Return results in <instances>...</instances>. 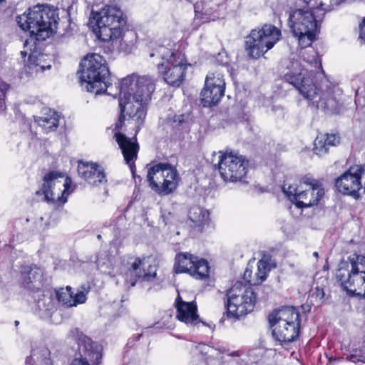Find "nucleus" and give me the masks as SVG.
<instances>
[{
    "label": "nucleus",
    "instance_id": "1",
    "mask_svg": "<svg viewBox=\"0 0 365 365\" xmlns=\"http://www.w3.org/2000/svg\"><path fill=\"white\" fill-rule=\"evenodd\" d=\"M155 89V83L149 76H138L135 73L122 78L119 89V115L115 123V129L121 130L124 125L126 114L136 121V133L145 123L147 105L151 100Z\"/></svg>",
    "mask_w": 365,
    "mask_h": 365
},
{
    "label": "nucleus",
    "instance_id": "2",
    "mask_svg": "<svg viewBox=\"0 0 365 365\" xmlns=\"http://www.w3.org/2000/svg\"><path fill=\"white\" fill-rule=\"evenodd\" d=\"M284 79L317 108L329 114L340 113L342 104L334 95L336 86L328 85L329 81L324 70H290L284 76Z\"/></svg>",
    "mask_w": 365,
    "mask_h": 365
},
{
    "label": "nucleus",
    "instance_id": "3",
    "mask_svg": "<svg viewBox=\"0 0 365 365\" xmlns=\"http://www.w3.org/2000/svg\"><path fill=\"white\" fill-rule=\"evenodd\" d=\"M58 19L56 9L41 5L35 6L17 17L19 27L29 31L31 36L30 39H27L24 44V51H21L25 67L36 66V41L48 38L56 28Z\"/></svg>",
    "mask_w": 365,
    "mask_h": 365
},
{
    "label": "nucleus",
    "instance_id": "4",
    "mask_svg": "<svg viewBox=\"0 0 365 365\" xmlns=\"http://www.w3.org/2000/svg\"><path fill=\"white\" fill-rule=\"evenodd\" d=\"M297 9L289 15V26L293 34L298 38L302 48L309 46L319 32L321 23L327 9L322 0H296Z\"/></svg>",
    "mask_w": 365,
    "mask_h": 365
},
{
    "label": "nucleus",
    "instance_id": "5",
    "mask_svg": "<svg viewBox=\"0 0 365 365\" xmlns=\"http://www.w3.org/2000/svg\"><path fill=\"white\" fill-rule=\"evenodd\" d=\"M88 24L101 41L118 43L120 50L126 53L131 51L134 43L133 41L127 43L125 38L133 37L134 34L132 31L123 34L126 20L118 7L106 6L98 12H92Z\"/></svg>",
    "mask_w": 365,
    "mask_h": 365
},
{
    "label": "nucleus",
    "instance_id": "6",
    "mask_svg": "<svg viewBox=\"0 0 365 365\" xmlns=\"http://www.w3.org/2000/svg\"><path fill=\"white\" fill-rule=\"evenodd\" d=\"M262 289L257 286L255 289L247 287L242 282L237 281L227 291L225 300V312L220 322L223 323L225 318L239 319L253 311L257 302V292Z\"/></svg>",
    "mask_w": 365,
    "mask_h": 365
},
{
    "label": "nucleus",
    "instance_id": "7",
    "mask_svg": "<svg viewBox=\"0 0 365 365\" xmlns=\"http://www.w3.org/2000/svg\"><path fill=\"white\" fill-rule=\"evenodd\" d=\"M71 336L77 344L69 365H101L103 348L93 341L80 329L74 328L70 331Z\"/></svg>",
    "mask_w": 365,
    "mask_h": 365
},
{
    "label": "nucleus",
    "instance_id": "8",
    "mask_svg": "<svg viewBox=\"0 0 365 365\" xmlns=\"http://www.w3.org/2000/svg\"><path fill=\"white\" fill-rule=\"evenodd\" d=\"M281 37L279 29L270 24H264L261 28L252 29L246 37V51L251 57L258 58L272 48Z\"/></svg>",
    "mask_w": 365,
    "mask_h": 365
},
{
    "label": "nucleus",
    "instance_id": "9",
    "mask_svg": "<svg viewBox=\"0 0 365 365\" xmlns=\"http://www.w3.org/2000/svg\"><path fill=\"white\" fill-rule=\"evenodd\" d=\"M147 180L155 192L168 195L176 190L180 177L175 167L168 163H159L148 169Z\"/></svg>",
    "mask_w": 365,
    "mask_h": 365
},
{
    "label": "nucleus",
    "instance_id": "10",
    "mask_svg": "<svg viewBox=\"0 0 365 365\" xmlns=\"http://www.w3.org/2000/svg\"><path fill=\"white\" fill-rule=\"evenodd\" d=\"M336 279L348 297L365 299V276L359 274L356 268L349 269V262L344 259L339 262Z\"/></svg>",
    "mask_w": 365,
    "mask_h": 365
},
{
    "label": "nucleus",
    "instance_id": "11",
    "mask_svg": "<svg viewBox=\"0 0 365 365\" xmlns=\"http://www.w3.org/2000/svg\"><path fill=\"white\" fill-rule=\"evenodd\" d=\"M249 161L242 155L232 153H225L220 157L218 170L225 182L242 181L248 172Z\"/></svg>",
    "mask_w": 365,
    "mask_h": 365
},
{
    "label": "nucleus",
    "instance_id": "12",
    "mask_svg": "<svg viewBox=\"0 0 365 365\" xmlns=\"http://www.w3.org/2000/svg\"><path fill=\"white\" fill-rule=\"evenodd\" d=\"M65 177V173L57 170H51L48 172L43 178V183L39 190H36L35 194L37 196L43 195L44 201L49 204L53 205L58 207L62 206L67 202V195L72 192L74 188H71L72 179L69 176H66L64 181V190L61 196L55 199L53 196V188L55 185V181L58 178Z\"/></svg>",
    "mask_w": 365,
    "mask_h": 365
},
{
    "label": "nucleus",
    "instance_id": "13",
    "mask_svg": "<svg viewBox=\"0 0 365 365\" xmlns=\"http://www.w3.org/2000/svg\"><path fill=\"white\" fill-rule=\"evenodd\" d=\"M362 177L363 165H351L335 179L334 187L339 193L359 200L361 198L359 191L362 188Z\"/></svg>",
    "mask_w": 365,
    "mask_h": 365
},
{
    "label": "nucleus",
    "instance_id": "14",
    "mask_svg": "<svg viewBox=\"0 0 365 365\" xmlns=\"http://www.w3.org/2000/svg\"><path fill=\"white\" fill-rule=\"evenodd\" d=\"M76 76L83 90L95 93H105L110 83V70H78Z\"/></svg>",
    "mask_w": 365,
    "mask_h": 365
},
{
    "label": "nucleus",
    "instance_id": "15",
    "mask_svg": "<svg viewBox=\"0 0 365 365\" xmlns=\"http://www.w3.org/2000/svg\"><path fill=\"white\" fill-rule=\"evenodd\" d=\"M282 192L288 200L299 209H304L317 205L325 194L324 189L310 190L295 187L289 185L282 187Z\"/></svg>",
    "mask_w": 365,
    "mask_h": 365
},
{
    "label": "nucleus",
    "instance_id": "16",
    "mask_svg": "<svg viewBox=\"0 0 365 365\" xmlns=\"http://www.w3.org/2000/svg\"><path fill=\"white\" fill-rule=\"evenodd\" d=\"M19 284L30 294L41 292L43 287V272L35 264L23 265L20 267Z\"/></svg>",
    "mask_w": 365,
    "mask_h": 365
},
{
    "label": "nucleus",
    "instance_id": "17",
    "mask_svg": "<svg viewBox=\"0 0 365 365\" xmlns=\"http://www.w3.org/2000/svg\"><path fill=\"white\" fill-rule=\"evenodd\" d=\"M225 83L221 78L207 76L205 87L200 93L201 103L204 107H212L217 105L224 96Z\"/></svg>",
    "mask_w": 365,
    "mask_h": 365
},
{
    "label": "nucleus",
    "instance_id": "18",
    "mask_svg": "<svg viewBox=\"0 0 365 365\" xmlns=\"http://www.w3.org/2000/svg\"><path fill=\"white\" fill-rule=\"evenodd\" d=\"M114 129L116 130L115 128ZM120 130H117V133H115L114 136L122 151L124 160L126 164L130 167L133 176L135 178V161L138 158V153L140 149L136 138L138 133H136V125H135V135L132 138L127 137L125 134L120 133Z\"/></svg>",
    "mask_w": 365,
    "mask_h": 365
},
{
    "label": "nucleus",
    "instance_id": "19",
    "mask_svg": "<svg viewBox=\"0 0 365 365\" xmlns=\"http://www.w3.org/2000/svg\"><path fill=\"white\" fill-rule=\"evenodd\" d=\"M175 307L176 308V318L192 327L207 326L197 314V307L195 301L187 302L182 300L180 294L175 299Z\"/></svg>",
    "mask_w": 365,
    "mask_h": 365
},
{
    "label": "nucleus",
    "instance_id": "20",
    "mask_svg": "<svg viewBox=\"0 0 365 365\" xmlns=\"http://www.w3.org/2000/svg\"><path fill=\"white\" fill-rule=\"evenodd\" d=\"M78 174L86 182L93 187L106 185L108 182L103 168L97 163L79 160L78 163Z\"/></svg>",
    "mask_w": 365,
    "mask_h": 365
},
{
    "label": "nucleus",
    "instance_id": "21",
    "mask_svg": "<svg viewBox=\"0 0 365 365\" xmlns=\"http://www.w3.org/2000/svg\"><path fill=\"white\" fill-rule=\"evenodd\" d=\"M144 258L137 257L128 268L125 275V282L130 287H134L138 281L152 282L157 277L156 269L152 265H150L147 272L141 269L140 267L143 264Z\"/></svg>",
    "mask_w": 365,
    "mask_h": 365
},
{
    "label": "nucleus",
    "instance_id": "22",
    "mask_svg": "<svg viewBox=\"0 0 365 365\" xmlns=\"http://www.w3.org/2000/svg\"><path fill=\"white\" fill-rule=\"evenodd\" d=\"M267 320L270 328L277 324L301 325L302 322L299 310L293 306H283L274 309L267 316Z\"/></svg>",
    "mask_w": 365,
    "mask_h": 365
},
{
    "label": "nucleus",
    "instance_id": "23",
    "mask_svg": "<svg viewBox=\"0 0 365 365\" xmlns=\"http://www.w3.org/2000/svg\"><path fill=\"white\" fill-rule=\"evenodd\" d=\"M157 56L160 61L157 63V66L164 67V68H175L182 67L186 65L185 55L180 52H172L168 48L160 46L155 51L150 53L151 58Z\"/></svg>",
    "mask_w": 365,
    "mask_h": 365
},
{
    "label": "nucleus",
    "instance_id": "24",
    "mask_svg": "<svg viewBox=\"0 0 365 365\" xmlns=\"http://www.w3.org/2000/svg\"><path fill=\"white\" fill-rule=\"evenodd\" d=\"M210 222V212L200 207L194 206L188 212L187 223L190 227V235L193 237L199 236Z\"/></svg>",
    "mask_w": 365,
    "mask_h": 365
},
{
    "label": "nucleus",
    "instance_id": "25",
    "mask_svg": "<svg viewBox=\"0 0 365 365\" xmlns=\"http://www.w3.org/2000/svg\"><path fill=\"white\" fill-rule=\"evenodd\" d=\"M272 331V337L281 345L288 344L298 340L301 333V325L277 324Z\"/></svg>",
    "mask_w": 365,
    "mask_h": 365
},
{
    "label": "nucleus",
    "instance_id": "26",
    "mask_svg": "<svg viewBox=\"0 0 365 365\" xmlns=\"http://www.w3.org/2000/svg\"><path fill=\"white\" fill-rule=\"evenodd\" d=\"M340 140L341 138L338 133L318 135L314 141V153L319 156H323L328 153L331 147L339 145Z\"/></svg>",
    "mask_w": 365,
    "mask_h": 365
},
{
    "label": "nucleus",
    "instance_id": "27",
    "mask_svg": "<svg viewBox=\"0 0 365 365\" xmlns=\"http://www.w3.org/2000/svg\"><path fill=\"white\" fill-rule=\"evenodd\" d=\"M189 114H175L173 117H167L166 123L170 127L173 135L180 138L185 133L190 132Z\"/></svg>",
    "mask_w": 365,
    "mask_h": 365
},
{
    "label": "nucleus",
    "instance_id": "28",
    "mask_svg": "<svg viewBox=\"0 0 365 365\" xmlns=\"http://www.w3.org/2000/svg\"><path fill=\"white\" fill-rule=\"evenodd\" d=\"M198 259L190 252H180L176 255L175 258L174 269L176 273H188L190 274L191 269H193L195 261Z\"/></svg>",
    "mask_w": 365,
    "mask_h": 365
},
{
    "label": "nucleus",
    "instance_id": "29",
    "mask_svg": "<svg viewBox=\"0 0 365 365\" xmlns=\"http://www.w3.org/2000/svg\"><path fill=\"white\" fill-rule=\"evenodd\" d=\"M26 364L30 365H52L51 351L46 346H39L31 350L26 359Z\"/></svg>",
    "mask_w": 365,
    "mask_h": 365
},
{
    "label": "nucleus",
    "instance_id": "30",
    "mask_svg": "<svg viewBox=\"0 0 365 365\" xmlns=\"http://www.w3.org/2000/svg\"><path fill=\"white\" fill-rule=\"evenodd\" d=\"M37 308L42 312H52L56 309V304L53 295L48 292L45 293L41 289V292L31 294Z\"/></svg>",
    "mask_w": 365,
    "mask_h": 365
},
{
    "label": "nucleus",
    "instance_id": "31",
    "mask_svg": "<svg viewBox=\"0 0 365 365\" xmlns=\"http://www.w3.org/2000/svg\"><path fill=\"white\" fill-rule=\"evenodd\" d=\"M80 68H108L105 58L98 53H88L80 62Z\"/></svg>",
    "mask_w": 365,
    "mask_h": 365
},
{
    "label": "nucleus",
    "instance_id": "32",
    "mask_svg": "<svg viewBox=\"0 0 365 365\" xmlns=\"http://www.w3.org/2000/svg\"><path fill=\"white\" fill-rule=\"evenodd\" d=\"M210 265L205 259L199 258L195 261V266L191 269L190 275L196 279H206L210 275Z\"/></svg>",
    "mask_w": 365,
    "mask_h": 365
},
{
    "label": "nucleus",
    "instance_id": "33",
    "mask_svg": "<svg viewBox=\"0 0 365 365\" xmlns=\"http://www.w3.org/2000/svg\"><path fill=\"white\" fill-rule=\"evenodd\" d=\"M343 356L347 361L356 363H365V351L361 348H354L349 346H342L341 348Z\"/></svg>",
    "mask_w": 365,
    "mask_h": 365
},
{
    "label": "nucleus",
    "instance_id": "34",
    "mask_svg": "<svg viewBox=\"0 0 365 365\" xmlns=\"http://www.w3.org/2000/svg\"><path fill=\"white\" fill-rule=\"evenodd\" d=\"M185 70H165L163 78L165 81L173 87H179L185 81Z\"/></svg>",
    "mask_w": 365,
    "mask_h": 365
},
{
    "label": "nucleus",
    "instance_id": "35",
    "mask_svg": "<svg viewBox=\"0 0 365 365\" xmlns=\"http://www.w3.org/2000/svg\"><path fill=\"white\" fill-rule=\"evenodd\" d=\"M54 292L55 298L58 302L66 307H71L69 304H71L72 301V288L70 286L56 289Z\"/></svg>",
    "mask_w": 365,
    "mask_h": 365
},
{
    "label": "nucleus",
    "instance_id": "36",
    "mask_svg": "<svg viewBox=\"0 0 365 365\" xmlns=\"http://www.w3.org/2000/svg\"><path fill=\"white\" fill-rule=\"evenodd\" d=\"M297 187H299L300 189H302V187H304V189L310 190L324 189L323 185L319 180L307 176L304 177L302 179L300 185Z\"/></svg>",
    "mask_w": 365,
    "mask_h": 365
},
{
    "label": "nucleus",
    "instance_id": "37",
    "mask_svg": "<svg viewBox=\"0 0 365 365\" xmlns=\"http://www.w3.org/2000/svg\"><path fill=\"white\" fill-rule=\"evenodd\" d=\"M212 61L213 66L222 67L230 66L231 62L230 57L225 50H222L219 52L216 56L212 58Z\"/></svg>",
    "mask_w": 365,
    "mask_h": 365
},
{
    "label": "nucleus",
    "instance_id": "38",
    "mask_svg": "<svg viewBox=\"0 0 365 365\" xmlns=\"http://www.w3.org/2000/svg\"><path fill=\"white\" fill-rule=\"evenodd\" d=\"M346 261L349 262V269H354V268H356L359 271V265L365 266V255L354 253L349 255L347 257Z\"/></svg>",
    "mask_w": 365,
    "mask_h": 365
},
{
    "label": "nucleus",
    "instance_id": "39",
    "mask_svg": "<svg viewBox=\"0 0 365 365\" xmlns=\"http://www.w3.org/2000/svg\"><path fill=\"white\" fill-rule=\"evenodd\" d=\"M257 269L258 272L257 274L258 277L261 282L264 281L267 279V273L270 271V267L268 260L259 259L257 262Z\"/></svg>",
    "mask_w": 365,
    "mask_h": 365
},
{
    "label": "nucleus",
    "instance_id": "40",
    "mask_svg": "<svg viewBox=\"0 0 365 365\" xmlns=\"http://www.w3.org/2000/svg\"><path fill=\"white\" fill-rule=\"evenodd\" d=\"M9 88L10 85L0 78V113L4 112L6 108L5 100L6 92Z\"/></svg>",
    "mask_w": 365,
    "mask_h": 365
},
{
    "label": "nucleus",
    "instance_id": "41",
    "mask_svg": "<svg viewBox=\"0 0 365 365\" xmlns=\"http://www.w3.org/2000/svg\"><path fill=\"white\" fill-rule=\"evenodd\" d=\"M86 296L83 291H79L76 294H73L72 292V301L71 304H69V306L76 307L78 304H83L86 302Z\"/></svg>",
    "mask_w": 365,
    "mask_h": 365
},
{
    "label": "nucleus",
    "instance_id": "42",
    "mask_svg": "<svg viewBox=\"0 0 365 365\" xmlns=\"http://www.w3.org/2000/svg\"><path fill=\"white\" fill-rule=\"evenodd\" d=\"M34 77V70H21L18 73L20 82H27Z\"/></svg>",
    "mask_w": 365,
    "mask_h": 365
},
{
    "label": "nucleus",
    "instance_id": "43",
    "mask_svg": "<svg viewBox=\"0 0 365 365\" xmlns=\"http://www.w3.org/2000/svg\"><path fill=\"white\" fill-rule=\"evenodd\" d=\"M324 289L317 286L314 288L311 297L312 298L314 297L318 301V303L321 304L324 302Z\"/></svg>",
    "mask_w": 365,
    "mask_h": 365
},
{
    "label": "nucleus",
    "instance_id": "44",
    "mask_svg": "<svg viewBox=\"0 0 365 365\" xmlns=\"http://www.w3.org/2000/svg\"><path fill=\"white\" fill-rule=\"evenodd\" d=\"M41 120L44 123H47V124H49L47 128L49 129V130H56L58 126V119L57 118H47V117H44V118H41Z\"/></svg>",
    "mask_w": 365,
    "mask_h": 365
},
{
    "label": "nucleus",
    "instance_id": "45",
    "mask_svg": "<svg viewBox=\"0 0 365 365\" xmlns=\"http://www.w3.org/2000/svg\"><path fill=\"white\" fill-rule=\"evenodd\" d=\"M143 334H137L132 336L128 339V342L125 346V351H128L130 349L133 348L135 343L141 338Z\"/></svg>",
    "mask_w": 365,
    "mask_h": 365
},
{
    "label": "nucleus",
    "instance_id": "46",
    "mask_svg": "<svg viewBox=\"0 0 365 365\" xmlns=\"http://www.w3.org/2000/svg\"><path fill=\"white\" fill-rule=\"evenodd\" d=\"M309 65L314 68H322V60L317 55H313L312 59L308 60Z\"/></svg>",
    "mask_w": 365,
    "mask_h": 365
},
{
    "label": "nucleus",
    "instance_id": "47",
    "mask_svg": "<svg viewBox=\"0 0 365 365\" xmlns=\"http://www.w3.org/2000/svg\"><path fill=\"white\" fill-rule=\"evenodd\" d=\"M344 0H330V4L329 5H326L324 4V8H326L327 9L326 10V12L328 11H330L332 9L333 6H336V5H339L340 4L342 1H344Z\"/></svg>",
    "mask_w": 365,
    "mask_h": 365
},
{
    "label": "nucleus",
    "instance_id": "48",
    "mask_svg": "<svg viewBox=\"0 0 365 365\" xmlns=\"http://www.w3.org/2000/svg\"><path fill=\"white\" fill-rule=\"evenodd\" d=\"M359 38L365 43V19H364L362 24L360 25Z\"/></svg>",
    "mask_w": 365,
    "mask_h": 365
},
{
    "label": "nucleus",
    "instance_id": "49",
    "mask_svg": "<svg viewBox=\"0 0 365 365\" xmlns=\"http://www.w3.org/2000/svg\"><path fill=\"white\" fill-rule=\"evenodd\" d=\"M359 274L364 275L365 276V266L364 265H359Z\"/></svg>",
    "mask_w": 365,
    "mask_h": 365
},
{
    "label": "nucleus",
    "instance_id": "50",
    "mask_svg": "<svg viewBox=\"0 0 365 365\" xmlns=\"http://www.w3.org/2000/svg\"><path fill=\"white\" fill-rule=\"evenodd\" d=\"M230 356H240L241 355V352L240 351H234L228 354Z\"/></svg>",
    "mask_w": 365,
    "mask_h": 365
},
{
    "label": "nucleus",
    "instance_id": "51",
    "mask_svg": "<svg viewBox=\"0 0 365 365\" xmlns=\"http://www.w3.org/2000/svg\"><path fill=\"white\" fill-rule=\"evenodd\" d=\"M363 176H365V166L363 165ZM364 192L365 193V182H364Z\"/></svg>",
    "mask_w": 365,
    "mask_h": 365
},
{
    "label": "nucleus",
    "instance_id": "52",
    "mask_svg": "<svg viewBox=\"0 0 365 365\" xmlns=\"http://www.w3.org/2000/svg\"><path fill=\"white\" fill-rule=\"evenodd\" d=\"M41 68H42V69H44V68H51V66H41Z\"/></svg>",
    "mask_w": 365,
    "mask_h": 365
},
{
    "label": "nucleus",
    "instance_id": "53",
    "mask_svg": "<svg viewBox=\"0 0 365 365\" xmlns=\"http://www.w3.org/2000/svg\"><path fill=\"white\" fill-rule=\"evenodd\" d=\"M313 255H314L315 257H319V254H318V252H314L313 253Z\"/></svg>",
    "mask_w": 365,
    "mask_h": 365
},
{
    "label": "nucleus",
    "instance_id": "54",
    "mask_svg": "<svg viewBox=\"0 0 365 365\" xmlns=\"http://www.w3.org/2000/svg\"><path fill=\"white\" fill-rule=\"evenodd\" d=\"M14 324H15V326L17 327L19 324V322L16 320Z\"/></svg>",
    "mask_w": 365,
    "mask_h": 365
},
{
    "label": "nucleus",
    "instance_id": "55",
    "mask_svg": "<svg viewBox=\"0 0 365 365\" xmlns=\"http://www.w3.org/2000/svg\"><path fill=\"white\" fill-rule=\"evenodd\" d=\"M97 238H98V240H101V239H102V237H101V235H98Z\"/></svg>",
    "mask_w": 365,
    "mask_h": 365
},
{
    "label": "nucleus",
    "instance_id": "56",
    "mask_svg": "<svg viewBox=\"0 0 365 365\" xmlns=\"http://www.w3.org/2000/svg\"><path fill=\"white\" fill-rule=\"evenodd\" d=\"M247 272H248V270L247 269L245 270V275H246Z\"/></svg>",
    "mask_w": 365,
    "mask_h": 365
}]
</instances>
